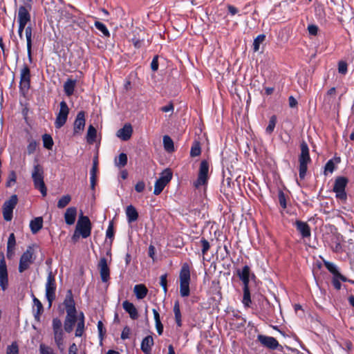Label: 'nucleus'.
<instances>
[{
	"label": "nucleus",
	"instance_id": "f257e3e1",
	"mask_svg": "<svg viewBox=\"0 0 354 354\" xmlns=\"http://www.w3.org/2000/svg\"><path fill=\"white\" fill-rule=\"evenodd\" d=\"M47 279L45 284V297L48 302V308L52 306V304L56 297L57 285L55 281V273L52 271L50 267L47 270Z\"/></svg>",
	"mask_w": 354,
	"mask_h": 354
},
{
	"label": "nucleus",
	"instance_id": "f03ea898",
	"mask_svg": "<svg viewBox=\"0 0 354 354\" xmlns=\"http://www.w3.org/2000/svg\"><path fill=\"white\" fill-rule=\"evenodd\" d=\"M31 176L35 188L38 189L43 196H46L47 189L44 181V169L42 166L39 164L35 165Z\"/></svg>",
	"mask_w": 354,
	"mask_h": 354
},
{
	"label": "nucleus",
	"instance_id": "7ed1b4c3",
	"mask_svg": "<svg viewBox=\"0 0 354 354\" xmlns=\"http://www.w3.org/2000/svg\"><path fill=\"white\" fill-rule=\"evenodd\" d=\"M301 153L299 155V177L300 178H304L306 171L307 165L310 162V158L309 155V148L307 143L303 141L301 143Z\"/></svg>",
	"mask_w": 354,
	"mask_h": 354
},
{
	"label": "nucleus",
	"instance_id": "20e7f679",
	"mask_svg": "<svg viewBox=\"0 0 354 354\" xmlns=\"http://www.w3.org/2000/svg\"><path fill=\"white\" fill-rule=\"evenodd\" d=\"M35 259L34 249L32 246H28L20 258L19 272L21 273L29 268Z\"/></svg>",
	"mask_w": 354,
	"mask_h": 354
},
{
	"label": "nucleus",
	"instance_id": "39448f33",
	"mask_svg": "<svg viewBox=\"0 0 354 354\" xmlns=\"http://www.w3.org/2000/svg\"><path fill=\"white\" fill-rule=\"evenodd\" d=\"M75 230L82 238L88 237L91 232V223L88 217L81 215L77 221Z\"/></svg>",
	"mask_w": 354,
	"mask_h": 354
},
{
	"label": "nucleus",
	"instance_id": "423d86ee",
	"mask_svg": "<svg viewBox=\"0 0 354 354\" xmlns=\"http://www.w3.org/2000/svg\"><path fill=\"white\" fill-rule=\"evenodd\" d=\"M69 114V108L65 101H62L59 103V111L57 114L55 127L57 129H60L66 122L68 115Z\"/></svg>",
	"mask_w": 354,
	"mask_h": 354
},
{
	"label": "nucleus",
	"instance_id": "0eeeda50",
	"mask_svg": "<svg viewBox=\"0 0 354 354\" xmlns=\"http://www.w3.org/2000/svg\"><path fill=\"white\" fill-rule=\"evenodd\" d=\"M348 182V178L344 176H339L335 179L333 192L336 194V198L344 201L346 199L345 188Z\"/></svg>",
	"mask_w": 354,
	"mask_h": 354
},
{
	"label": "nucleus",
	"instance_id": "6e6552de",
	"mask_svg": "<svg viewBox=\"0 0 354 354\" xmlns=\"http://www.w3.org/2000/svg\"><path fill=\"white\" fill-rule=\"evenodd\" d=\"M30 71L29 67L24 64L20 71L19 88L21 92L25 93L30 88Z\"/></svg>",
	"mask_w": 354,
	"mask_h": 354
},
{
	"label": "nucleus",
	"instance_id": "1a4fd4ad",
	"mask_svg": "<svg viewBox=\"0 0 354 354\" xmlns=\"http://www.w3.org/2000/svg\"><path fill=\"white\" fill-rule=\"evenodd\" d=\"M18 201L17 196L12 195L9 200L4 202L3 205V218L10 221L12 218L13 209L15 207Z\"/></svg>",
	"mask_w": 354,
	"mask_h": 354
},
{
	"label": "nucleus",
	"instance_id": "9d476101",
	"mask_svg": "<svg viewBox=\"0 0 354 354\" xmlns=\"http://www.w3.org/2000/svg\"><path fill=\"white\" fill-rule=\"evenodd\" d=\"M209 164L206 160H203L201 162L198 176L194 185L198 187L201 185L206 184L208 178Z\"/></svg>",
	"mask_w": 354,
	"mask_h": 354
},
{
	"label": "nucleus",
	"instance_id": "9b49d317",
	"mask_svg": "<svg viewBox=\"0 0 354 354\" xmlns=\"http://www.w3.org/2000/svg\"><path fill=\"white\" fill-rule=\"evenodd\" d=\"M0 286L3 291L8 286L7 266L3 259L0 261Z\"/></svg>",
	"mask_w": 354,
	"mask_h": 354
},
{
	"label": "nucleus",
	"instance_id": "f8f14e48",
	"mask_svg": "<svg viewBox=\"0 0 354 354\" xmlns=\"http://www.w3.org/2000/svg\"><path fill=\"white\" fill-rule=\"evenodd\" d=\"M85 127V113L84 111H80L74 122L73 134H80Z\"/></svg>",
	"mask_w": 354,
	"mask_h": 354
},
{
	"label": "nucleus",
	"instance_id": "ddd939ff",
	"mask_svg": "<svg viewBox=\"0 0 354 354\" xmlns=\"http://www.w3.org/2000/svg\"><path fill=\"white\" fill-rule=\"evenodd\" d=\"M98 268L100 270L102 281L103 282H107L110 278V270L107 265L106 259L104 257L100 259L98 263Z\"/></svg>",
	"mask_w": 354,
	"mask_h": 354
},
{
	"label": "nucleus",
	"instance_id": "4468645a",
	"mask_svg": "<svg viewBox=\"0 0 354 354\" xmlns=\"http://www.w3.org/2000/svg\"><path fill=\"white\" fill-rule=\"evenodd\" d=\"M64 305L66 308V313L68 316L71 317L73 316V315H76L75 301L73 299L72 294L70 290L66 296Z\"/></svg>",
	"mask_w": 354,
	"mask_h": 354
},
{
	"label": "nucleus",
	"instance_id": "2eb2a0df",
	"mask_svg": "<svg viewBox=\"0 0 354 354\" xmlns=\"http://www.w3.org/2000/svg\"><path fill=\"white\" fill-rule=\"evenodd\" d=\"M237 275L242 281L243 286H249L250 268L248 266H245L242 269H237Z\"/></svg>",
	"mask_w": 354,
	"mask_h": 354
},
{
	"label": "nucleus",
	"instance_id": "dca6fc26",
	"mask_svg": "<svg viewBox=\"0 0 354 354\" xmlns=\"http://www.w3.org/2000/svg\"><path fill=\"white\" fill-rule=\"evenodd\" d=\"M133 132L132 127L130 124H126L122 128L117 131V136L122 140L127 141L130 139Z\"/></svg>",
	"mask_w": 354,
	"mask_h": 354
},
{
	"label": "nucleus",
	"instance_id": "f3484780",
	"mask_svg": "<svg viewBox=\"0 0 354 354\" xmlns=\"http://www.w3.org/2000/svg\"><path fill=\"white\" fill-rule=\"evenodd\" d=\"M122 307L124 310L129 313V317L131 319L135 320L137 319L138 317V310L133 305V304L131 303L130 301L125 300L122 303Z\"/></svg>",
	"mask_w": 354,
	"mask_h": 354
},
{
	"label": "nucleus",
	"instance_id": "a211bd4d",
	"mask_svg": "<svg viewBox=\"0 0 354 354\" xmlns=\"http://www.w3.org/2000/svg\"><path fill=\"white\" fill-rule=\"evenodd\" d=\"M77 216V208L75 207H68L64 214V219L66 224L71 225L75 223Z\"/></svg>",
	"mask_w": 354,
	"mask_h": 354
},
{
	"label": "nucleus",
	"instance_id": "6ab92c4d",
	"mask_svg": "<svg viewBox=\"0 0 354 354\" xmlns=\"http://www.w3.org/2000/svg\"><path fill=\"white\" fill-rule=\"evenodd\" d=\"M153 344V337L151 335H148L145 337L141 342V350L144 353L148 354L151 352Z\"/></svg>",
	"mask_w": 354,
	"mask_h": 354
},
{
	"label": "nucleus",
	"instance_id": "aec40b11",
	"mask_svg": "<svg viewBox=\"0 0 354 354\" xmlns=\"http://www.w3.org/2000/svg\"><path fill=\"white\" fill-rule=\"evenodd\" d=\"M77 84L76 80L68 79L64 84V91L67 96H71Z\"/></svg>",
	"mask_w": 354,
	"mask_h": 354
},
{
	"label": "nucleus",
	"instance_id": "412c9836",
	"mask_svg": "<svg viewBox=\"0 0 354 354\" xmlns=\"http://www.w3.org/2000/svg\"><path fill=\"white\" fill-rule=\"evenodd\" d=\"M295 224L297 230L301 233L303 237H308L310 236V230L306 223L297 221Z\"/></svg>",
	"mask_w": 354,
	"mask_h": 354
},
{
	"label": "nucleus",
	"instance_id": "4be33fe9",
	"mask_svg": "<svg viewBox=\"0 0 354 354\" xmlns=\"http://www.w3.org/2000/svg\"><path fill=\"white\" fill-rule=\"evenodd\" d=\"M25 34L27 42V53L29 61L32 62L31 47H32V28L27 26L25 29Z\"/></svg>",
	"mask_w": 354,
	"mask_h": 354
},
{
	"label": "nucleus",
	"instance_id": "5701e85b",
	"mask_svg": "<svg viewBox=\"0 0 354 354\" xmlns=\"http://www.w3.org/2000/svg\"><path fill=\"white\" fill-rule=\"evenodd\" d=\"M133 292L138 299H142L147 296L148 289L144 284H137L133 288Z\"/></svg>",
	"mask_w": 354,
	"mask_h": 354
},
{
	"label": "nucleus",
	"instance_id": "b1692460",
	"mask_svg": "<svg viewBox=\"0 0 354 354\" xmlns=\"http://www.w3.org/2000/svg\"><path fill=\"white\" fill-rule=\"evenodd\" d=\"M30 20V15L25 6H20L18 12V22L27 24Z\"/></svg>",
	"mask_w": 354,
	"mask_h": 354
},
{
	"label": "nucleus",
	"instance_id": "393cba45",
	"mask_svg": "<svg viewBox=\"0 0 354 354\" xmlns=\"http://www.w3.org/2000/svg\"><path fill=\"white\" fill-rule=\"evenodd\" d=\"M126 215L129 223L136 221L138 218V213L133 205L127 206L126 209Z\"/></svg>",
	"mask_w": 354,
	"mask_h": 354
},
{
	"label": "nucleus",
	"instance_id": "a878e982",
	"mask_svg": "<svg viewBox=\"0 0 354 354\" xmlns=\"http://www.w3.org/2000/svg\"><path fill=\"white\" fill-rule=\"evenodd\" d=\"M324 266L328 270L329 272H330L332 274H333L335 277H337L339 279L342 280L343 281H346V279L345 277L342 275L337 268V266L331 262L329 261H324Z\"/></svg>",
	"mask_w": 354,
	"mask_h": 354
},
{
	"label": "nucleus",
	"instance_id": "bb28decb",
	"mask_svg": "<svg viewBox=\"0 0 354 354\" xmlns=\"http://www.w3.org/2000/svg\"><path fill=\"white\" fill-rule=\"evenodd\" d=\"M190 270L187 264H184L180 272V282L189 283Z\"/></svg>",
	"mask_w": 354,
	"mask_h": 354
},
{
	"label": "nucleus",
	"instance_id": "cd10ccee",
	"mask_svg": "<svg viewBox=\"0 0 354 354\" xmlns=\"http://www.w3.org/2000/svg\"><path fill=\"white\" fill-rule=\"evenodd\" d=\"M42 226L43 219L41 217H37L30 223V227L33 234L38 232L42 228Z\"/></svg>",
	"mask_w": 354,
	"mask_h": 354
},
{
	"label": "nucleus",
	"instance_id": "c85d7f7f",
	"mask_svg": "<svg viewBox=\"0 0 354 354\" xmlns=\"http://www.w3.org/2000/svg\"><path fill=\"white\" fill-rule=\"evenodd\" d=\"M54 333V339L56 346L60 351L64 350V333L62 330H55Z\"/></svg>",
	"mask_w": 354,
	"mask_h": 354
},
{
	"label": "nucleus",
	"instance_id": "c756f323",
	"mask_svg": "<svg viewBox=\"0 0 354 354\" xmlns=\"http://www.w3.org/2000/svg\"><path fill=\"white\" fill-rule=\"evenodd\" d=\"M16 244L15 237L13 233L10 234L7 243V256L10 258L12 255L13 250Z\"/></svg>",
	"mask_w": 354,
	"mask_h": 354
},
{
	"label": "nucleus",
	"instance_id": "7c9ffc66",
	"mask_svg": "<svg viewBox=\"0 0 354 354\" xmlns=\"http://www.w3.org/2000/svg\"><path fill=\"white\" fill-rule=\"evenodd\" d=\"M76 322V315L73 316H68L67 315L65 322H64V330L67 333H71L73 328V326Z\"/></svg>",
	"mask_w": 354,
	"mask_h": 354
},
{
	"label": "nucleus",
	"instance_id": "2f4dec72",
	"mask_svg": "<svg viewBox=\"0 0 354 354\" xmlns=\"http://www.w3.org/2000/svg\"><path fill=\"white\" fill-rule=\"evenodd\" d=\"M267 348L270 349H277L278 351L283 352V347L279 344L277 339L272 337L267 336Z\"/></svg>",
	"mask_w": 354,
	"mask_h": 354
},
{
	"label": "nucleus",
	"instance_id": "473e14b6",
	"mask_svg": "<svg viewBox=\"0 0 354 354\" xmlns=\"http://www.w3.org/2000/svg\"><path fill=\"white\" fill-rule=\"evenodd\" d=\"M174 313L175 317V321L178 326L180 327L182 326V315L180 310V304L178 301L174 302Z\"/></svg>",
	"mask_w": 354,
	"mask_h": 354
},
{
	"label": "nucleus",
	"instance_id": "72a5a7b5",
	"mask_svg": "<svg viewBox=\"0 0 354 354\" xmlns=\"http://www.w3.org/2000/svg\"><path fill=\"white\" fill-rule=\"evenodd\" d=\"M33 302L35 306H36L37 307V311L34 313V317L35 320L39 322L40 319V315L43 312V306L41 301L35 297H33Z\"/></svg>",
	"mask_w": 354,
	"mask_h": 354
},
{
	"label": "nucleus",
	"instance_id": "f704fd0d",
	"mask_svg": "<svg viewBox=\"0 0 354 354\" xmlns=\"http://www.w3.org/2000/svg\"><path fill=\"white\" fill-rule=\"evenodd\" d=\"M165 149L168 152L174 151V145L172 139L169 136H164L162 138Z\"/></svg>",
	"mask_w": 354,
	"mask_h": 354
},
{
	"label": "nucleus",
	"instance_id": "c9c22d12",
	"mask_svg": "<svg viewBox=\"0 0 354 354\" xmlns=\"http://www.w3.org/2000/svg\"><path fill=\"white\" fill-rule=\"evenodd\" d=\"M127 156L124 153H121L118 158H115V165L119 168L124 167L127 164Z\"/></svg>",
	"mask_w": 354,
	"mask_h": 354
},
{
	"label": "nucleus",
	"instance_id": "e433bc0d",
	"mask_svg": "<svg viewBox=\"0 0 354 354\" xmlns=\"http://www.w3.org/2000/svg\"><path fill=\"white\" fill-rule=\"evenodd\" d=\"M96 129L92 125H90L88 128L87 135H86V140L89 144H93L96 138Z\"/></svg>",
	"mask_w": 354,
	"mask_h": 354
},
{
	"label": "nucleus",
	"instance_id": "4c0bfd02",
	"mask_svg": "<svg viewBox=\"0 0 354 354\" xmlns=\"http://www.w3.org/2000/svg\"><path fill=\"white\" fill-rule=\"evenodd\" d=\"M172 178V172L169 169H165L160 174L159 180L167 184Z\"/></svg>",
	"mask_w": 354,
	"mask_h": 354
},
{
	"label": "nucleus",
	"instance_id": "58836bf2",
	"mask_svg": "<svg viewBox=\"0 0 354 354\" xmlns=\"http://www.w3.org/2000/svg\"><path fill=\"white\" fill-rule=\"evenodd\" d=\"M243 297L242 302L245 306H249L251 303L250 292L249 290V286H243Z\"/></svg>",
	"mask_w": 354,
	"mask_h": 354
},
{
	"label": "nucleus",
	"instance_id": "ea45409f",
	"mask_svg": "<svg viewBox=\"0 0 354 354\" xmlns=\"http://www.w3.org/2000/svg\"><path fill=\"white\" fill-rule=\"evenodd\" d=\"M266 36L265 35H258L254 40L253 42V50L254 52H257L260 50V44H262L265 40Z\"/></svg>",
	"mask_w": 354,
	"mask_h": 354
},
{
	"label": "nucleus",
	"instance_id": "a19ab883",
	"mask_svg": "<svg viewBox=\"0 0 354 354\" xmlns=\"http://www.w3.org/2000/svg\"><path fill=\"white\" fill-rule=\"evenodd\" d=\"M95 27L100 30L102 35L105 37H110V32L109 30L107 29L106 26L102 24V22H100L98 21H96L94 24Z\"/></svg>",
	"mask_w": 354,
	"mask_h": 354
},
{
	"label": "nucleus",
	"instance_id": "79ce46f5",
	"mask_svg": "<svg viewBox=\"0 0 354 354\" xmlns=\"http://www.w3.org/2000/svg\"><path fill=\"white\" fill-rule=\"evenodd\" d=\"M39 353L40 354H57L52 347L43 343L39 344Z\"/></svg>",
	"mask_w": 354,
	"mask_h": 354
},
{
	"label": "nucleus",
	"instance_id": "37998d69",
	"mask_svg": "<svg viewBox=\"0 0 354 354\" xmlns=\"http://www.w3.org/2000/svg\"><path fill=\"white\" fill-rule=\"evenodd\" d=\"M84 330V316L82 315V319L78 320L77 328L75 330V336L81 337Z\"/></svg>",
	"mask_w": 354,
	"mask_h": 354
},
{
	"label": "nucleus",
	"instance_id": "c03bdc74",
	"mask_svg": "<svg viewBox=\"0 0 354 354\" xmlns=\"http://www.w3.org/2000/svg\"><path fill=\"white\" fill-rule=\"evenodd\" d=\"M71 201V196L68 194L64 195L57 202V207L62 209L65 207Z\"/></svg>",
	"mask_w": 354,
	"mask_h": 354
},
{
	"label": "nucleus",
	"instance_id": "a18cd8bd",
	"mask_svg": "<svg viewBox=\"0 0 354 354\" xmlns=\"http://www.w3.org/2000/svg\"><path fill=\"white\" fill-rule=\"evenodd\" d=\"M180 294L185 297L189 295V283L180 282Z\"/></svg>",
	"mask_w": 354,
	"mask_h": 354
},
{
	"label": "nucleus",
	"instance_id": "49530a36",
	"mask_svg": "<svg viewBox=\"0 0 354 354\" xmlns=\"http://www.w3.org/2000/svg\"><path fill=\"white\" fill-rule=\"evenodd\" d=\"M44 147L48 149H51L53 145L52 137L48 134H44L42 136Z\"/></svg>",
	"mask_w": 354,
	"mask_h": 354
},
{
	"label": "nucleus",
	"instance_id": "de8ad7c7",
	"mask_svg": "<svg viewBox=\"0 0 354 354\" xmlns=\"http://www.w3.org/2000/svg\"><path fill=\"white\" fill-rule=\"evenodd\" d=\"M167 185L166 183L159 180L158 179L156 180L155 185H154V189H153V194L155 195H159L165 187Z\"/></svg>",
	"mask_w": 354,
	"mask_h": 354
},
{
	"label": "nucleus",
	"instance_id": "09e8293b",
	"mask_svg": "<svg viewBox=\"0 0 354 354\" xmlns=\"http://www.w3.org/2000/svg\"><path fill=\"white\" fill-rule=\"evenodd\" d=\"M277 120V119L276 115L271 116L269 120V124L267 126V132L271 133L274 131Z\"/></svg>",
	"mask_w": 354,
	"mask_h": 354
},
{
	"label": "nucleus",
	"instance_id": "8fccbe9b",
	"mask_svg": "<svg viewBox=\"0 0 354 354\" xmlns=\"http://www.w3.org/2000/svg\"><path fill=\"white\" fill-rule=\"evenodd\" d=\"M200 243H201V245L202 247V249H201L202 254L203 255H205V254H207V251L210 248L209 243L204 238L201 239Z\"/></svg>",
	"mask_w": 354,
	"mask_h": 354
},
{
	"label": "nucleus",
	"instance_id": "3c124183",
	"mask_svg": "<svg viewBox=\"0 0 354 354\" xmlns=\"http://www.w3.org/2000/svg\"><path fill=\"white\" fill-rule=\"evenodd\" d=\"M133 46L136 48H139L142 46L143 42H144V38L141 37L140 35L138 37L134 36L133 38L131 39Z\"/></svg>",
	"mask_w": 354,
	"mask_h": 354
},
{
	"label": "nucleus",
	"instance_id": "603ef678",
	"mask_svg": "<svg viewBox=\"0 0 354 354\" xmlns=\"http://www.w3.org/2000/svg\"><path fill=\"white\" fill-rule=\"evenodd\" d=\"M201 150L199 144L196 143L194 145L190 151V155L192 157L198 156L201 154Z\"/></svg>",
	"mask_w": 354,
	"mask_h": 354
},
{
	"label": "nucleus",
	"instance_id": "864d4df0",
	"mask_svg": "<svg viewBox=\"0 0 354 354\" xmlns=\"http://www.w3.org/2000/svg\"><path fill=\"white\" fill-rule=\"evenodd\" d=\"M6 354H19L18 345L16 342L12 343L7 348Z\"/></svg>",
	"mask_w": 354,
	"mask_h": 354
},
{
	"label": "nucleus",
	"instance_id": "5fc2aeb1",
	"mask_svg": "<svg viewBox=\"0 0 354 354\" xmlns=\"http://www.w3.org/2000/svg\"><path fill=\"white\" fill-rule=\"evenodd\" d=\"M279 202L280 205L283 208H286V200L284 193L282 191L279 192Z\"/></svg>",
	"mask_w": 354,
	"mask_h": 354
},
{
	"label": "nucleus",
	"instance_id": "6e6d98bb",
	"mask_svg": "<svg viewBox=\"0 0 354 354\" xmlns=\"http://www.w3.org/2000/svg\"><path fill=\"white\" fill-rule=\"evenodd\" d=\"M338 72L345 75L347 73V64L344 61H340L338 64Z\"/></svg>",
	"mask_w": 354,
	"mask_h": 354
},
{
	"label": "nucleus",
	"instance_id": "4d7b16f0",
	"mask_svg": "<svg viewBox=\"0 0 354 354\" xmlns=\"http://www.w3.org/2000/svg\"><path fill=\"white\" fill-rule=\"evenodd\" d=\"M167 274H162L160 276V286H162L164 292L166 293L167 291Z\"/></svg>",
	"mask_w": 354,
	"mask_h": 354
},
{
	"label": "nucleus",
	"instance_id": "13d9d810",
	"mask_svg": "<svg viewBox=\"0 0 354 354\" xmlns=\"http://www.w3.org/2000/svg\"><path fill=\"white\" fill-rule=\"evenodd\" d=\"M70 22L74 25H77V26L80 27V28H82L83 26L85 24V21L84 19L82 18H75L74 17H73V19H71V21H70Z\"/></svg>",
	"mask_w": 354,
	"mask_h": 354
},
{
	"label": "nucleus",
	"instance_id": "bf43d9fd",
	"mask_svg": "<svg viewBox=\"0 0 354 354\" xmlns=\"http://www.w3.org/2000/svg\"><path fill=\"white\" fill-rule=\"evenodd\" d=\"M325 174L326 172L332 173L335 169V164L332 160H328L325 165Z\"/></svg>",
	"mask_w": 354,
	"mask_h": 354
},
{
	"label": "nucleus",
	"instance_id": "052dcab7",
	"mask_svg": "<svg viewBox=\"0 0 354 354\" xmlns=\"http://www.w3.org/2000/svg\"><path fill=\"white\" fill-rule=\"evenodd\" d=\"M62 322L58 318H54L53 319V331L62 330Z\"/></svg>",
	"mask_w": 354,
	"mask_h": 354
},
{
	"label": "nucleus",
	"instance_id": "680f3d73",
	"mask_svg": "<svg viewBox=\"0 0 354 354\" xmlns=\"http://www.w3.org/2000/svg\"><path fill=\"white\" fill-rule=\"evenodd\" d=\"M114 232H113V225L112 222L109 223L108 228L106 232V236L109 239H112L113 237Z\"/></svg>",
	"mask_w": 354,
	"mask_h": 354
},
{
	"label": "nucleus",
	"instance_id": "e2e57ef3",
	"mask_svg": "<svg viewBox=\"0 0 354 354\" xmlns=\"http://www.w3.org/2000/svg\"><path fill=\"white\" fill-rule=\"evenodd\" d=\"M130 332V328L128 326H125L122 331L121 338L122 339H128L129 337Z\"/></svg>",
	"mask_w": 354,
	"mask_h": 354
},
{
	"label": "nucleus",
	"instance_id": "0e129e2a",
	"mask_svg": "<svg viewBox=\"0 0 354 354\" xmlns=\"http://www.w3.org/2000/svg\"><path fill=\"white\" fill-rule=\"evenodd\" d=\"M308 30L310 35H316L318 31V27L316 25L311 24L308 26Z\"/></svg>",
	"mask_w": 354,
	"mask_h": 354
},
{
	"label": "nucleus",
	"instance_id": "69168bd1",
	"mask_svg": "<svg viewBox=\"0 0 354 354\" xmlns=\"http://www.w3.org/2000/svg\"><path fill=\"white\" fill-rule=\"evenodd\" d=\"M174 110V106L171 102H170L167 105L164 106L161 108V111L162 112H165V113H167V112L173 113Z\"/></svg>",
	"mask_w": 354,
	"mask_h": 354
},
{
	"label": "nucleus",
	"instance_id": "338daca9",
	"mask_svg": "<svg viewBox=\"0 0 354 354\" xmlns=\"http://www.w3.org/2000/svg\"><path fill=\"white\" fill-rule=\"evenodd\" d=\"M151 68L153 71H156L158 69V56H156L153 58L151 63Z\"/></svg>",
	"mask_w": 354,
	"mask_h": 354
},
{
	"label": "nucleus",
	"instance_id": "774afa93",
	"mask_svg": "<svg viewBox=\"0 0 354 354\" xmlns=\"http://www.w3.org/2000/svg\"><path fill=\"white\" fill-rule=\"evenodd\" d=\"M77 346L75 343L70 345L68 354H77Z\"/></svg>",
	"mask_w": 354,
	"mask_h": 354
}]
</instances>
